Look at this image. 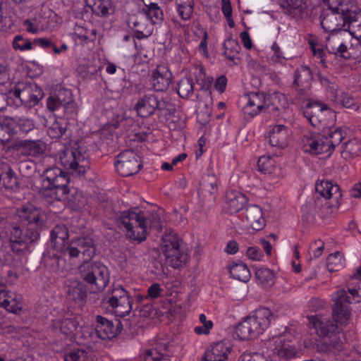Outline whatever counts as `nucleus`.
Returning a JSON list of instances; mask_svg holds the SVG:
<instances>
[{"instance_id":"1","label":"nucleus","mask_w":361,"mask_h":361,"mask_svg":"<svg viewBox=\"0 0 361 361\" xmlns=\"http://www.w3.org/2000/svg\"><path fill=\"white\" fill-rule=\"evenodd\" d=\"M116 221L120 228L126 231L128 238L138 243L146 239L148 229L161 231L162 228L158 213H145L137 207L120 212L116 216Z\"/></svg>"},{"instance_id":"2","label":"nucleus","mask_w":361,"mask_h":361,"mask_svg":"<svg viewBox=\"0 0 361 361\" xmlns=\"http://www.w3.org/2000/svg\"><path fill=\"white\" fill-rule=\"evenodd\" d=\"M350 298L345 290L340 289L332 295V317L333 320L320 319L312 317L311 323L316 329L318 335L327 337L332 334H339V326H346L350 317V310L348 309Z\"/></svg>"},{"instance_id":"3","label":"nucleus","mask_w":361,"mask_h":361,"mask_svg":"<svg viewBox=\"0 0 361 361\" xmlns=\"http://www.w3.org/2000/svg\"><path fill=\"white\" fill-rule=\"evenodd\" d=\"M320 23L325 32L348 31L357 39V45L361 46L360 39L355 35V24L358 23V14L344 6L341 2L334 6L329 4L320 14Z\"/></svg>"},{"instance_id":"4","label":"nucleus","mask_w":361,"mask_h":361,"mask_svg":"<svg viewBox=\"0 0 361 361\" xmlns=\"http://www.w3.org/2000/svg\"><path fill=\"white\" fill-rule=\"evenodd\" d=\"M345 135L346 133L342 128L333 126V127L322 130L321 133L304 136L302 149L305 152L310 154H324L326 157H329Z\"/></svg>"},{"instance_id":"5","label":"nucleus","mask_w":361,"mask_h":361,"mask_svg":"<svg viewBox=\"0 0 361 361\" xmlns=\"http://www.w3.org/2000/svg\"><path fill=\"white\" fill-rule=\"evenodd\" d=\"M161 247L162 254L160 255L159 264L161 269L164 265L173 269L185 266L188 260V253L176 233L166 231L161 237Z\"/></svg>"},{"instance_id":"6","label":"nucleus","mask_w":361,"mask_h":361,"mask_svg":"<svg viewBox=\"0 0 361 361\" xmlns=\"http://www.w3.org/2000/svg\"><path fill=\"white\" fill-rule=\"evenodd\" d=\"M42 178L44 183H48L39 190L42 200L47 204L54 203L55 197H63L64 191L69 183V177L66 172L57 166H52L43 171Z\"/></svg>"},{"instance_id":"7","label":"nucleus","mask_w":361,"mask_h":361,"mask_svg":"<svg viewBox=\"0 0 361 361\" xmlns=\"http://www.w3.org/2000/svg\"><path fill=\"white\" fill-rule=\"evenodd\" d=\"M80 279L86 283L92 293L102 291L109 282L108 268L101 262L84 260L78 267Z\"/></svg>"},{"instance_id":"8","label":"nucleus","mask_w":361,"mask_h":361,"mask_svg":"<svg viewBox=\"0 0 361 361\" xmlns=\"http://www.w3.org/2000/svg\"><path fill=\"white\" fill-rule=\"evenodd\" d=\"M274 319L269 309L260 307L237 326L235 333L241 340L255 338L262 334Z\"/></svg>"},{"instance_id":"9","label":"nucleus","mask_w":361,"mask_h":361,"mask_svg":"<svg viewBox=\"0 0 361 361\" xmlns=\"http://www.w3.org/2000/svg\"><path fill=\"white\" fill-rule=\"evenodd\" d=\"M134 110L141 118H149L155 114L171 116L176 112L175 105L154 92H148L140 97L134 106Z\"/></svg>"},{"instance_id":"10","label":"nucleus","mask_w":361,"mask_h":361,"mask_svg":"<svg viewBox=\"0 0 361 361\" xmlns=\"http://www.w3.org/2000/svg\"><path fill=\"white\" fill-rule=\"evenodd\" d=\"M39 238V233L36 230L15 225L11 230L9 247L15 255L23 257L31 252V247Z\"/></svg>"},{"instance_id":"11","label":"nucleus","mask_w":361,"mask_h":361,"mask_svg":"<svg viewBox=\"0 0 361 361\" xmlns=\"http://www.w3.org/2000/svg\"><path fill=\"white\" fill-rule=\"evenodd\" d=\"M47 107L51 112H56L59 117L69 119L76 115L77 106L71 90L60 89L47 99Z\"/></svg>"},{"instance_id":"12","label":"nucleus","mask_w":361,"mask_h":361,"mask_svg":"<svg viewBox=\"0 0 361 361\" xmlns=\"http://www.w3.org/2000/svg\"><path fill=\"white\" fill-rule=\"evenodd\" d=\"M10 95L13 98L14 106L25 105L27 107H32L42 99L44 93L36 84L18 82L13 90H10Z\"/></svg>"},{"instance_id":"13","label":"nucleus","mask_w":361,"mask_h":361,"mask_svg":"<svg viewBox=\"0 0 361 361\" xmlns=\"http://www.w3.org/2000/svg\"><path fill=\"white\" fill-rule=\"evenodd\" d=\"M103 303L109 305L116 315L120 317L126 316L133 310V300L121 286L109 290L103 298Z\"/></svg>"},{"instance_id":"14","label":"nucleus","mask_w":361,"mask_h":361,"mask_svg":"<svg viewBox=\"0 0 361 361\" xmlns=\"http://www.w3.org/2000/svg\"><path fill=\"white\" fill-rule=\"evenodd\" d=\"M60 160L68 173L76 177L84 176L90 169L86 153L82 152L79 148L65 151L60 157Z\"/></svg>"},{"instance_id":"15","label":"nucleus","mask_w":361,"mask_h":361,"mask_svg":"<svg viewBox=\"0 0 361 361\" xmlns=\"http://www.w3.org/2000/svg\"><path fill=\"white\" fill-rule=\"evenodd\" d=\"M18 216L21 224L27 228L39 233L46 224V214L38 207L32 204L23 205L18 209Z\"/></svg>"},{"instance_id":"16","label":"nucleus","mask_w":361,"mask_h":361,"mask_svg":"<svg viewBox=\"0 0 361 361\" xmlns=\"http://www.w3.org/2000/svg\"><path fill=\"white\" fill-rule=\"evenodd\" d=\"M139 158V156L133 149L122 151L117 155L116 161L114 163L117 172L122 176L136 174L142 167Z\"/></svg>"},{"instance_id":"17","label":"nucleus","mask_w":361,"mask_h":361,"mask_svg":"<svg viewBox=\"0 0 361 361\" xmlns=\"http://www.w3.org/2000/svg\"><path fill=\"white\" fill-rule=\"evenodd\" d=\"M304 116L314 126H318L319 119L323 118V116L328 117L329 123L336 122V112L326 105L316 101H309L303 110Z\"/></svg>"},{"instance_id":"18","label":"nucleus","mask_w":361,"mask_h":361,"mask_svg":"<svg viewBox=\"0 0 361 361\" xmlns=\"http://www.w3.org/2000/svg\"><path fill=\"white\" fill-rule=\"evenodd\" d=\"M96 250L94 241L89 235L75 237L66 247V252L71 258L78 257L82 252L84 256L92 259L96 254Z\"/></svg>"},{"instance_id":"19","label":"nucleus","mask_w":361,"mask_h":361,"mask_svg":"<svg viewBox=\"0 0 361 361\" xmlns=\"http://www.w3.org/2000/svg\"><path fill=\"white\" fill-rule=\"evenodd\" d=\"M315 190L317 192L326 200H332L331 202H326L323 205V210L330 209V213H332L334 209L338 208L340 205L339 199L341 197V193L339 186L337 184H334L330 180H322L316 183Z\"/></svg>"},{"instance_id":"20","label":"nucleus","mask_w":361,"mask_h":361,"mask_svg":"<svg viewBox=\"0 0 361 361\" xmlns=\"http://www.w3.org/2000/svg\"><path fill=\"white\" fill-rule=\"evenodd\" d=\"M96 334L99 338L103 340L115 337L121 332L123 329L121 321L116 320V324H114L112 321L101 315L96 317Z\"/></svg>"},{"instance_id":"21","label":"nucleus","mask_w":361,"mask_h":361,"mask_svg":"<svg viewBox=\"0 0 361 361\" xmlns=\"http://www.w3.org/2000/svg\"><path fill=\"white\" fill-rule=\"evenodd\" d=\"M121 0H85L92 13L100 18H106L113 15L117 4Z\"/></svg>"},{"instance_id":"22","label":"nucleus","mask_w":361,"mask_h":361,"mask_svg":"<svg viewBox=\"0 0 361 361\" xmlns=\"http://www.w3.org/2000/svg\"><path fill=\"white\" fill-rule=\"evenodd\" d=\"M56 253L49 254L44 257L45 266L53 272L63 273L70 269L66 262V247L62 250H55Z\"/></svg>"},{"instance_id":"23","label":"nucleus","mask_w":361,"mask_h":361,"mask_svg":"<svg viewBox=\"0 0 361 361\" xmlns=\"http://www.w3.org/2000/svg\"><path fill=\"white\" fill-rule=\"evenodd\" d=\"M247 102L243 107L244 113L255 116L262 111L265 112L267 95L262 92H250L247 95Z\"/></svg>"},{"instance_id":"24","label":"nucleus","mask_w":361,"mask_h":361,"mask_svg":"<svg viewBox=\"0 0 361 361\" xmlns=\"http://www.w3.org/2000/svg\"><path fill=\"white\" fill-rule=\"evenodd\" d=\"M172 74L164 66H158L153 71L151 83L155 92L166 91L171 82Z\"/></svg>"},{"instance_id":"25","label":"nucleus","mask_w":361,"mask_h":361,"mask_svg":"<svg viewBox=\"0 0 361 361\" xmlns=\"http://www.w3.org/2000/svg\"><path fill=\"white\" fill-rule=\"evenodd\" d=\"M16 149L23 156L35 157L44 153L45 144L40 140H23L16 143Z\"/></svg>"},{"instance_id":"26","label":"nucleus","mask_w":361,"mask_h":361,"mask_svg":"<svg viewBox=\"0 0 361 361\" xmlns=\"http://www.w3.org/2000/svg\"><path fill=\"white\" fill-rule=\"evenodd\" d=\"M19 181L16 173L8 164L0 161V188L15 191L18 188Z\"/></svg>"},{"instance_id":"27","label":"nucleus","mask_w":361,"mask_h":361,"mask_svg":"<svg viewBox=\"0 0 361 361\" xmlns=\"http://www.w3.org/2000/svg\"><path fill=\"white\" fill-rule=\"evenodd\" d=\"M262 209L256 204H250L245 209V218L248 226L253 230L260 231L265 226Z\"/></svg>"},{"instance_id":"28","label":"nucleus","mask_w":361,"mask_h":361,"mask_svg":"<svg viewBox=\"0 0 361 361\" xmlns=\"http://www.w3.org/2000/svg\"><path fill=\"white\" fill-rule=\"evenodd\" d=\"M283 13L293 18L301 17L307 11L305 0H279Z\"/></svg>"},{"instance_id":"29","label":"nucleus","mask_w":361,"mask_h":361,"mask_svg":"<svg viewBox=\"0 0 361 361\" xmlns=\"http://www.w3.org/2000/svg\"><path fill=\"white\" fill-rule=\"evenodd\" d=\"M61 201H67L71 204L73 209H81L86 204L87 199L84 197L82 192L78 189L74 188H68L67 186L63 198L55 197V202H59Z\"/></svg>"},{"instance_id":"30","label":"nucleus","mask_w":361,"mask_h":361,"mask_svg":"<svg viewBox=\"0 0 361 361\" xmlns=\"http://www.w3.org/2000/svg\"><path fill=\"white\" fill-rule=\"evenodd\" d=\"M287 106L288 100L283 94L274 92L267 95L265 112L279 115Z\"/></svg>"},{"instance_id":"31","label":"nucleus","mask_w":361,"mask_h":361,"mask_svg":"<svg viewBox=\"0 0 361 361\" xmlns=\"http://www.w3.org/2000/svg\"><path fill=\"white\" fill-rule=\"evenodd\" d=\"M247 202V199L243 193L230 190L226 195V204L227 212L230 214H235L241 210Z\"/></svg>"},{"instance_id":"32","label":"nucleus","mask_w":361,"mask_h":361,"mask_svg":"<svg viewBox=\"0 0 361 361\" xmlns=\"http://www.w3.org/2000/svg\"><path fill=\"white\" fill-rule=\"evenodd\" d=\"M230 353V348L224 342H218L208 349L202 361H226Z\"/></svg>"},{"instance_id":"33","label":"nucleus","mask_w":361,"mask_h":361,"mask_svg":"<svg viewBox=\"0 0 361 361\" xmlns=\"http://www.w3.org/2000/svg\"><path fill=\"white\" fill-rule=\"evenodd\" d=\"M312 80L310 69L307 66H302L295 71L293 86L297 90L305 92L310 87Z\"/></svg>"},{"instance_id":"34","label":"nucleus","mask_w":361,"mask_h":361,"mask_svg":"<svg viewBox=\"0 0 361 361\" xmlns=\"http://www.w3.org/2000/svg\"><path fill=\"white\" fill-rule=\"evenodd\" d=\"M69 238L68 229L64 224L56 225L51 232V240L54 250H62Z\"/></svg>"},{"instance_id":"35","label":"nucleus","mask_w":361,"mask_h":361,"mask_svg":"<svg viewBox=\"0 0 361 361\" xmlns=\"http://www.w3.org/2000/svg\"><path fill=\"white\" fill-rule=\"evenodd\" d=\"M288 128L284 125H276L269 131V142L272 147H283L286 145Z\"/></svg>"},{"instance_id":"36","label":"nucleus","mask_w":361,"mask_h":361,"mask_svg":"<svg viewBox=\"0 0 361 361\" xmlns=\"http://www.w3.org/2000/svg\"><path fill=\"white\" fill-rule=\"evenodd\" d=\"M0 307L9 312L18 313L21 310V304L4 290H0Z\"/></svg>"},{"instance_id":"37","label":"nucleus","mask_w":361,"mask_h":361,"mask_svg":"<svg viewBox=\"0 0 361 361\" xmlns=\"http://www.w3.org/2000/svg\"><path fill=\"white\" fill-rule=\"evenodd\" d=\"M68 119L60 117L59 120H56L47 129L48 135L53 139L61 138L66 132L68 127Z\"/></svg>"},{"instance_id":"38","label":"nucleus","mask_w":361,"mask_h":361,"mask_svg":"<svg viewBox=\"0 0 361 361\" xmlns=\"http://www.w3.org/2000/svg\"><path fill=\"white\" fill-rule=\"evenodd\" d=\"M215 190H216V184L214 177H207L201 180L199 195L203 198L212 200Z\"/></svg>"},{"instance_id":"39","label":"nucleus","mask_w":361,"mask_h":361,"mask_svg":"<svg viewBox=\"0 0 361 361\" xmlns=\"http://www.w3.org/2000/svg\"><path fill=\"white\" fill-rule=\"evenodd\" d=\"M228 269L232 277L240 281L247 282L251 277L250 271L245 264H235Z\"/></svg>"},{"instance_id":"40","label":"nucleus","mask_w":361,"mask_h":361,"mask_svg":"<svg viewBox=\"0 0 361 361\" xmlns=\"http://www.w3.org/2000/svg\"><path fill=\"white\" fill-rule=\"evenodd\" d=\"M67 295L69 300L78 303L83 302L87 295L85 285L79 283L76 286H71L67 291Z\"/></svg>"},{"instance_id":"41","label":"nucleus","mask_w":361,"mask_h":361,"mask_svg":"<svg viewBox=\"0 0 361 361\" xmlns=\"http://www.w3.org/2000/svg\"><path fill=\"white\" fill-rule=\"evenodd\" d=\"M341 154L344 159L357 156L361 152V143L356 140L344 142L341 146Z\"/></svg>"},{"instance_id":"42","label":"nucleus","mask_w":361,"mask_h":361,"mask_svg":"<svg viewBox=\"0 0 361 361\" xmlns=\"http://www.w3.org/2000/svg\"><path fill=\"white\" fill-rule=\"evenodd\" d=\"M226 58L230 61H234L240 53V46L236 39L228 38L224 43Z\"/></svg>"},{"instance_id":"43","label":"nucleus","mask_w":361,"mask_h":361,"mask_svg":"<svg viewBox=\"0 0 361 361\" xmlns=\"http://www.w3.org/2000/svg\"><path fill=\"white\" fill-rule=\"evenodd\" d=\"M177 9L180 17L188 20L193 11L194 0H176Z\"/></svg>"},{"instance_id":"44","label":"nucleus","mask_w":361,"mask_h":361,"mask_svg":"<svg viewBox=\"0 0 361 361\" xmlns=\"http://www.w3.org/2000/svg\"><path fill=\"white\" fill-rule=\"evenodd\" d=\"M255 277L257 280L265 286H271L274 283V272L267 268H260L255 271Z\"/></svg>"},{"instance_id":"45","label":"nucleus","mask_w":361,"mask_h":361,"mask_svg":"<svg viewBox=\"0 0 361 361\" xmlns=\"http://www.w3.org/2000/svg\"><path fill=\"white\" fill-rule=\"evenodd\" d=\"M193 92V82L191 79L183 78L178 83L177 92L181 98L188 99Z\"/></svg>"},{"instance_id":"46","label":"nucleus","mask_w":361,"mask_h":361,"mask_svg":"<svg viewBox=\"0 0 361 361\" xmlns=\"http://www.w3.org/2000/svg\"><path fill=\"white\" fill-rule=\"evenodd\" d=\"M337 332L327 336L324 344L326 345V350L334 353L340 352L343 349V342Z\"/></svg>"},{"instance_id":"47","label":"nucleus","mask_w":361,"mask_h":361,"mask_svg":"<svg viewBox=\"0 0 361 361\" xmlns=\"http://www.w3.org/2000/svg\"><path fill=\"white\" fill-rule=\"evenodd\" d=\"M145 6L146 8L143 10L153 24L159 23L162 21L164 15L161 9L158 6V3L149 4Z\"/></svg>"},{"instance_id":"48","label":"nucleus","mask_w":361,"mask_h":361,"mask_svg":"<svg viewBox=\"0 0 361 361\" xmlns=\"http://www.w3.org/2000/svg\"><path fill=\"white\" fill-rule=\"evenodd\" d=\"M64 361H90L88 352L81 348L71 350L66 353Z\"/></svg>"},{"instance_id":"49","label":"nucleus","mask_w":361,"mask_h":361,"mask_svg":"<svg viewBox=\"0 0 361 361\" xmlns=\"http://www.w3.org/2000/svg\"><path fill=\"white\" fill-rule=\"evenodd\" d=\"M20 328L6 318H0V332L5 336H13L20 332Z\"/></svg>"},{"instance_id":"50","label":"nucleus","mask_w":361,"mask_h":361,"mask_svg":"<svg viewBox=\"0 0 361 361\" xmlns=\"http://www.w3.org/2000/svg\"><path fill=\"white\" fill-rule=\"evenodd\" d=\"M13 47L20 51L30 50L32 48V42L22 35H16L13 41Z\"/></svg>"},{"instance_id":"51","label":"nucleus","mask_w":361,"mask_h":361,"mask_svg":"<svg viewBox=\"0 0 361 361\" xmlns=\"http://www.w3.org/2000/svg\"><path fill=\"white\" fill-rule=\"evenodd\" d=\"M343 42L341 36H332L329 37L326 44V49L329 54H335L338 50L339 44Z\"/></svg>"},{"instance_id":"52","label":"nucleus","mask_w":361,"mask_h":361,"mask_svg":"<svg viewBox=\"0 0 361 361\" xmlns=\"http://www.w3.org/2000/svg\"><path fill=\"white\" fill-rule=\"evenodd\" d=\"M324 249V243L322 240H316L310 246L309 254L311 257L317 258L320 257Z\"/></svg>"},{"instance_id":"53","label":"nucleus","mask_w":361,"mask_h":361,"mask_svg":"<svg viewBox=\"0 0 361 361\" xmlns=\"http://www.w3.org/2000/svg\"><path fill=\"white\" fill-rule=\"evenodd\" d=\"M334 101L345 108H351L355 105L354 99L343 92H341V94L335 93Z\"/></svg>"},{"instance_id":"54","label":"nucleus","mask_w":361,"mask_h":361,"mask_svg":"<svg viewBox=\"0 0 361 361\" xmlns=\"http://www.w3.org/2000/svg\"><path fill=\"white\" fill-rule=\"evenodd\" d=\"M18 169L22 176L30 177L35 172V165L32 161H21Z\"/></svg>"},{"instance_id":"55","label":"nucleus","mask_w":361,"mask_h":361,"mask_svg":"<svg viewBox=\"0 0 361 361\" xmlns=\"http://www.w3.org/2000/svg\"><path fill=\"white\" fill-rule=\"evenodd\" d=\"M342 256L340 252L330 254L327 257V266L331 271H334L342 264Z\"/></svg>"},{"instance_id":"56","label":"nucleus","mask_w":361,"mask_h":361,"mask_svg":"<svg viewBox=\"0 0 361 361\" xmlns=\"http://www.w3.org/2000/svg\"><path fill=\"white\" fill-rule=\"evenodd\" d=\"M61 331L65 334L73 333L77 329V324L72 319H64L60 324Z\"/></svg>"},{"instance_id":"57","label":"nucleus","mask_w":361,"mask_h":361,"mask_svg":"<svg viewBox=\"0 0 361 361\" xmlns=\"http://www.w3.org/2000/svg\"><path fill=\"white\" fill-rule=\"evenodd\" d=\"M272 166L271 159L269 157H261L257 161V166L259 170L264 173H269L270 169Z\"/></svg>"},{"instance_id":"58","label":"nucleus","mask_w":361,"mask_h":361,"mask_svg":"<svg viewBox=\"0 0 361 361\" xmlns=\"http://www.w3.org/2000/svg\"><path fill=\"white\" fill-rule=\"evenodd\" d=\"M163 357L157 349H148L145 352L144 361H159Z\"/></svg>"},{"instance_id":"59","label":"nucleus","mask_w":361,"mask_h":361,"mask_svg":"<svg viewBox=\"0 0 361 361\" xmlns=\"http://www.w3.org/2000/svg\"><path fill=\"white\" fill-rule=\"evenodd\" d=\"M271 51L274 52V54L271 56V60L275 63H281V61L285 58L276 42H274L271 46Z\"/></svg>"},{"instance_id":"60","label":"nucleus","mask_w":361,"mask_h":361,"mask_svg":"<svg viewBox=\"0 0 361 361\" xmlns=\"http://www.w3.org/2000/svg\"><path fill=\"white\" fill-rule=\"evenodd\" d=\"M161 291H163V289L161 288L160 285L154 283L147 289V297L152 299L157 298Z\"/></svg>"},{"instance_id":"61","label":"nucleus","mask_w":361,"mask_h":361,"mask_svg":"<svg viewBox=\"0 0 361 361\" xmlns=\"http://www.w3.org/2000/svg\"><path fill=\"white\" fill-rule=\"evenodd\" d=\"M6 105H13V98L10 95V91L7 94H0V112H1Z\"/></svg>"},{"instance_id":"62","label":"nucleus","mask_w":361,"mask_h":361,"mask_svg":"<svg viewBox=\"0 0 361 361\" xmlns=\"http://www.w3.org/2000/svg\"><path fill=\"white\" fill-rule=\"evenodd\" d=\"M227 85V78L225 75L219 76L214 83L215 89L220 93H223Z\"/></svg>"},{"instance_id":"63","label":"nucleus","mask_w":361,"mask_h":361,"mask_svg":"<svg viewBox=\"0 0 361 361\" xmlns=\"http://www.w3.org/2000/svg\"><path fill=\"white\" fill-rule=\"evenodd\" d=\"M10 80L9 70L0 63V85H5Z\"/></svg>"},{"instance_id":"64","label":"nucleus","mask_w":361,"mask_h":361,"mask_svg":"<svg viewBox=\"0 0 361 361\" xmlns=\"http://www.w3.org/2000/svg\"><path fill=\"white\" fill-rule=\"evenodd\" d=\"M18 124L19 125L20 129L24 132H28L34 127L33 122L30 119L19 118L18 121Z\"/></svg>"}]
</instances>
